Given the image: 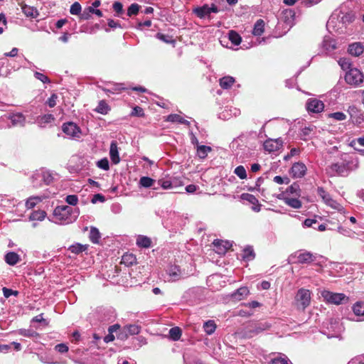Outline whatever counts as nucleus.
Wrapping results in <instances>:
<instances>
[{
  "label": "nucleus",
  "instance_id": "obj_1",
  "mask_svg": "<svg viewBox=\"0 0 364 364\" xmlns=\"http://www.w3.org/2000/svg\"><path fill=\"white\" fill-rule=\"evenodd\" d=\"M80 215L78 208H73L69 205H58L53 213L52 222L58 225H68L74 223Z\"/></svg>",
  "mask_w": 364,
  "mask_h": 364
},
{
  "label": "nucleus",
  "instance_id": "obj_2",
  "mask_svg": "<svg viewBox=\"0 0 364 364\" xmlns=\"http://www.w3.org/2000/svg\"><path fill=\"white\" fill-rule=\"evenodd\" d=\"M323 300L328 304L340 305L347 304L349 301L348 296L343 293H335L328 290L321 292Z\"/></svg>",
  "mask_w": 364,
  "mask_h": 364
},
{
  "label": "nucleus",
  "instance_id": "obj_3",
  "mask_svg": "<svg viewBox=\"0 0 364 364\" xmlns=\"http://www.w3.org/2000/svg\"><path fill=\"white\" fill-rule=\"evenodd\" d=\"M311 292L309 290L301 288L295 296L294 303L299 310L304 311L310 304Z\"/></svg>",
  "mask_w": 364,
  "mask_h": 364
},
{
  "label": "nucleus",
  "instance_id": "obj_4",
  "mask_svg": "<svg viewBox=\"0 0 364 364\" xmlns=\"http://www.w3.org/2000/svg\"><path fill=\"white\" fill-rule=\"evenodd\" d=\"M270 327L271 324L267 322L250 324L244 329L243 336L245 338H252L253 336L268 330Z\"/></svg>",
  "mask_w": 364,
  "mask_h": 364
},
{
  "label": "nucleus",
  "instance_id": "obj_5",
  "mask_svg": "<svg viewBox=\"0 0 364 364\" xmlns=\"http://www.w3.org/2000/svg\"><path fill=\"white\" fill-rule=\"evenodd\" d=\"M212 245L213 247L207 250L206 255H211L215 252L220 255H224L232 247V242L228 240L216 239L212 242Z\"/></svg>",
  "mask_w": 364,
  "mask_h": 364
},
{
  "label": "nucleus",
  "instance_id": "obj_6",
  "mask_svg": "<svg viewBox=\"0 0 364 364\" xmlns=\"http://www.w3.org/2000/svg\"><path fill=\"white\" fill-rule=\"evenodd\" d=\"M364 80L363 73L358 68L350 69L345 75L346 82L351 85L359 86Z\"/></svg>",
  "mask_w": 364,
  "mask_h": 364
},
{
  "label": "nucleus",
  "instance_id": "obj_7",
  "mask_svg": "<svg viewBox=\"0 0 364 364\" xmlns=\"http://www.w3.org/2000/svg\"><path fill=\"white\" fill-rule=\"evenodd\" d=\"M35 179H41L45 184L49 185L53 182V177L48 171L42 170L33 173L31 176V181L33 187L38 188L41 186V183H36Z\"/></svg>",
  "mask_w": 364,
  "mask_h": 364
},
{
  "label": "nucleus",
  "instance_id": "obj_8",
  "mask_svg": "<svg viewBox=\"0 0 364 364\" xmlns=\"http://www.w3.org/2000/svg\"><path fill=\"white\" fill-rule=\"evenodd\" d=\"M326 173L331 177L336 176L346 177L348 176L347 170L341 161L331 164L326 167Z\"/></svg>",
  "mask_w": 364,
  "mask_h": 364
},
{
  "label": "nucleus",
  "instance_id": "obj_9",
  "mask_svg": "<svg viewBox=\"0 0 364 364\" xmlns=\"http://www.w3.org/2000/svg\"><path fill=\"white\" fill-rule=\"evenodd\" d=\"M292 257L296 259V262L298 264H310L316 260L317 255L306 250H299Z\"/></svg>",
  "mask_w": 364,
  "mask_h": 364
},
{
  "label": "nucleus",
  "instance_id": "obj_10",
  "mask_svg": "<svg viewBox=\"0 0 364 364\" xmlns=\"http://www.w3.org/2000/svg\"><path fill=\"white\" fill-rule=\"evenodd\" d=\"M341 161L343 164H344L348 175H349L351 171H355L359 168V159L358 157L343 154L342 155Z\"/></svg>",
  "mask_w": 364,
  "mask_h": 364
},
{
  "label": "nucleus",
  "instance_id": "obj_11",
  "mask_svg": "<svg viewBox=\"0 0 364 364\" xmlns=\"http://www.w3.org/2000/svg\"><path fill=\"white\" fill-rule=\"evenodd\" d=\"M63 132L70 137H80L81 131L80 127L73 122L64 123L62 125Z\"/></svg>",
  "mask_w": 364,
  "mask_h": 364
},
{
  "label": "nucleus",
  "instance_id": "obj_12",
  "mask_svg": "<svg viewBox=\"0 0 364 364\" xmlns=\"http://www.w3.org/2000/svg\"><path fill=\"white\" fill-rule=\"evenodd\" d=\"M307 171V168L303 162H296L293 164L289 170V173L293 178H303Z\"/></svg>",
  "mask_w": 364,
  "mask_h": 364
},
{
  "label": "nucleus",
  "instance_id": "obj_13",
  "mask_svg": "<svg viewBox=\"0 0 364 364\" xmlns=\"http://www.w3.org/2000/svg\"><path fill=\"white\" fill-rule=\"evenodd\" d=\"M306 108L309 112L320 113L324 109V104L320 100L310 98L306 101Z\"/></svg>",
  "mask_w": 364,
  "mask_h": 364
},
{
  "label": "nucleus",
  "instance_id": "obj_14",
  "mask_svg": "<svg viewBox=\"0 0 364 364\" xmlns=\"http://www.w3.org/2000/svg\"><path fill=\"white\" fill-rule=\"evenodd\" d=\"M166 273L170 278L169 280L172 282H176L185 277L184 273L177 265H169L166 269Z\"/></svg>",
  "mask_w": 364,
  "mask_h": 364
},
{
  "label": "nucleus",
  "instance_id": "obj_15",
  "mask_svg": "<svg viewBox=\"0 0 364 364\" xmlns=\"http://www.w3.org/2000/svg\"><path fill=\"white\" fill-rule=\"evenodd\" d=\"M224 5V0H214V2L210 5L206 4V20L210 18V14H217L220 11H224L223 6Z\"/></svg>",
  "mask_w": 364,
  "mask_h": 364
},
{
  "label": "nucleus",
  "instance_id": "obj_16",
  "mask_svg": "<svg viewBox=\"0 0 364 364\" xmlns=\"http://www.w3.org/2000/svg\"><path fill=\"white\" fill-rule=\"evenodd\" d=\"M141 327L136 324L124 326L119 335L121 339L127 338L129 336L137 335L140 333Z\"/></svg>",
  "mask_w": 364,
  "mask_h": 364
},
{
  "label": "nucleus",
  "instance_id": "obj_17",
  "mask_svg": "<svg viewBox=\"0 0 364 364\" xmlns=\"http://www.w3.org/2000/svg\"><path fill=\"white\" fill-rule=\"evenodd\" d=\"M277 198L283 200L287 205L295 208L299 209L302 206V203L296 198H289L285 196V193H281L277 196Z\"/></svg>",
  "mask_w": 364,
  "mask_h": 364
},
{
  "label": "nucleus",
  "instance_id": "obj_18",
  "mask_svg": "<svg viewBox=\"0 0 364 364\" xmlns=\"http://www.w3.org/2000/svg\"><path fill=\"white\" fill-rule=\"evenodd\" d=\"M250 294L247 287H241L229 294L230 299L233 301H238L245 299Z\"/></svg>",
  "mask_w": 364,
  "mask_h": 364
},
{
  "label": "nucleus",
  "instance_id": "obj_19",
  "mask_svg": "<svg viewBox=\"0 0 364 364\" xmlns=\"http://www.w3.org/2000/svg\"><path fill=\"white\" fill-rule=\"evenodd\" d=\"M240 114V110L235 107H225L219 114L218 118L223 120H228L232 117H237Z\"/></svg>",
  "mask_w": 364,
  "mask_h": 364
},
{
  "label": "nucleus",
  "instance_id": "obj_20",
  "mask_svg": "<svg viewBox=\"0 0 364 364\" xmlns=\"http://www.w3.org/2000/svg\"><path fill=\"white\" fill-rule=\"evenodd\" d=\"M354 316H356L355 318H350V320L356 321H364V301H359L355 303L352 307Z\"/></svg>",
  "mask_w": 364,
  "mask_h": 364
},
{
  "label": "nucleus",
  "instance_id": "obj_21",
  "mask_svg": "<svg viewBox=\"0 0 364 364\" xmlns=\"http://www.w3.org/2000/svg\"><path fill=\"white\" fill-rule=\"evenodd\" d=\"M317 194L327 205L333 208H337L338 203L331 197L330 194L326 192L323 187H318L317 188Z\"/></svg>",
  "mask_w": 364,
  "mask_h": 364
},
{
  "label": "nucleus",
  "instance_id": "obj_22",
  "mask_svg": "<svg viewBox=\"0 0 364 364\" xmlns=\"http://www.w3.org/2000/svg\"><path fill=\"white\" fill-rule=\"evenodd\" d=\"M109 157L113 164H118L120 162L117 142L112 141L109 147Z\"/></svg>",
  "mask_w": 364,
  "mask_h": 364
},
{
  "label": "nucleus",
  "instance_id": "obj_23",
  "mask_svg": "<svg viewBox=\"0 0 364 364\" xmlns=\"http://www.w3.org/2000/svg\"><path fill=\"white\" fill-rule=\"evenodd\" d=\"M364 51V47L360 42L351 43L348 46V52L350 55L358 57Z\"/></svg>",
  "mask_w": 364,
  "mask_h": 364
},
{
  "label": "nucleus",
  "instance_id": "obj_24",
  "mask_svg": "<svg viewBox=\"0 0 364 364\" xmlns=\"http://www.w3.org/2000/svg\"><path fill=\"white\" fill-rule=\"evenodd\" d=\"M323 48L328 53L333 51L336 48V41L329 36H326L322 42Z\"/></svg>",
  "mask_w": 364,
  "mask_h": 364
},
{
  "label": "nucleus",
  "instance_id": "obj_25",
  "mask_svg": "<svg viewBox=\"0 0 364 364\" xmlns=\"http://www.w3.org/2000/svg\"><path fill=\"white\" fill-rule=\"evenodd\" d=\"M9 119L13 126L23 127L25 125L26 117L22 113H14L9 116Z\"/></svg>",
  "mask_w": 364,
  "mask_h": 364
},
{
  "label": "nucleus",
  "instance_id": "obj_26",
  "mask_svg": "<svg viewBox=\"0 0 364 364\" xmlns=\"http://www.w3.org/2000/svg\"><path fill=\"white\" fill-rule=\"evenodd\" d=\"M5 262L11 266L16 264L20 260V256L15 252H9L4 256Z\"/></svg>",
  "mask_w": 364,
  "mask_h": 364
},
{
  "label": "nucleus",
  "instance_id": "obj_27",
  "mask_svg": "<svg viewBox=\"0 0 364 364\" xmlns=\"http://www.w3.org/2000/svg\"><path fill=\"white\" fill-rule=\"evenodd\" d=\"M235 82V77L230 76V75L224 76V77H221L219 80L220 86L223 89H225V90L230 89L233 85V84Z\"/></svg>",
  "mask_w": 364,
  "mask_h": 364
},
{
  "label": "nucleus",
  "instance_id": "obj_28",
  "mask_svg": "<svg viewBox=\"0 0 364 364\" xmlns=\"http://www.w3.org/2000/svg\"><path fill=\"white\" fill-rule=\"evenodd\" d=\"M282 193H285V196L293 195L294 196L299 197L301 195V189L299 183L297 182H294L286 189L285 191H283Z\"/></svg>",
  "mask_w": 364,
  "mask_h": 364
},
{
  "label": "nucleus",
  "instance_id": "obj_29",
  "mask_svg": "<svg viewBox=\"0 0 364 364\" xmlns=\"http://www.w3.org/2000/svg\"><path fill=\"white\" fill-rule=\"evenodd\" d=\"M22 12L27 16L33 18H37L39 15L38 10L33 6L24 5L21 8Z\"/></svg>",
  "mask_w": 364,
  "mask_h": 364
},
{
  "label": "nucleus",
  "instance_id": "obj_30",
  "mask_svg": "<svg viewBox=\"0 0 364 364\" xmlns=\"http://www.w3.org/2000/svg\"><path fill=\"white\" fill-rule=\"evenodd\" d=\"M264 31V21L262 19H258L252 30V34L256 36H261Z\"/></svg>",
  "mask_w": 364,
  "mask_h": 364
},
{
  "label": "nucleus",
  "instance_id": "obj_31",
  "mask_svg": "<svg viewBox=\"0 0 364 364\" xmlns=\"http://www.w3.org/2000/svg\"><path fill=\"white\" fill-rule=\"evenodd\" d=\"M136 245L140 247L149 248L151 245V240L144 235H139L136 241Z\"/></svg>",
  "mask_w": 364,
  "mask_h": 364
},
{
  "label": "nucleus",
  "instance_id": "obj_32",
  "mask_svg": "<svg viewBox=\"0 0 364 364\" xmlns=\"http://www.w3.org/2000/svg\"><path fill=\"white\" fill-rule=\"evenodd\" d=\"M166 121L170 122H178L182 124L189 125L190 122L177 114H171L167 116Z\"/></svg>",
  "mask_w": 364,
  "mask_h": 364
},
{
  "label": "nucleus",
  "instance_id": "obj_33",
  "mask_svg": "<svg viewBox=\"0 0 364 364\" xmlns=\"http://www.w3.org/2000/svg\"><path fill=\"white\" fill-rule=\"evenodd\" d=\"M228 39L235 46H239L242 41L240 35L233 30L228 32Z\"/></svg>",
  "mask_w": 364,
  "mask_h": 364
},
{
  "label": "nucleus",
  "instance_id": "obj_34",
  "mask_svg": "<svg viewBox=\"0 0 364 364\" xmlns=\"http://www.w3.org/2000/svg\"><path fill=\"white\" fill-rule=\"evenodd\" d=\"M101 237L99 230L95 227H91L90 231V240L94 244H98Z\"/></svg>",
  "mask_w": 364,
  "mask_h": 364
},
{
  "label": "nucleus",
  "instance_id": "obj_35",
  "mask_svg": "<svg viewBox=\"0 0 364 364\" xmlns=\"http://www.w3.org/2000/svg\"><path fill=\"white\" fill-rule=\"evenodd\" d=\"M255 257V254L253 248L251 246H247L243 250L242 258L245 261H251Z\"/></svg>",
  "mask_w": 364,
  "mask_h": 364
},
{
  "label": "nucleus",
  "instance_id": "obj_36",
  "mask_svg": "<svg viewBox=\"0 0 364 364\" xmlns=\"http://www.w3.org/2000/svg\"><path fill=\"white\" fill-rule=\"evenodd\" d=\"M181 334L182 331L178 326L173 327L169 330V337L172 341H178L181 338Z\"/></svg>",
  "mask_w": 364,
  "mask_h": 364
},
{
  "label": "nucleus",
  "instance_id": "obj_37",
  "mask_svg": "<svg viewBox=\"0 0 364 364\" xmlns=\"http://www.w3.org/2000/svg\"><path fill=\"white\" fill-rule=\"evenodd\" d=\"M18 334L28 338H36L39 336V334L36 331H33L31 328H21L18 330Z\"/></svg>",
  "mask_w": 364,
  "mask_h": 364
},
{
  "label": "nucleus",
  "instance_id": "obj_38",
  "mask_svg": "<svg viewBox=\"0 0 364 364\" xmlns=\"http://www.w3.org/2000/svg\"><path fill=\"white\" fill-rule=\"evenodd\" d=\"M87 248V245H83L80 243H76L74 245H70L68 247V250L70 251L72 253L78 255L84 251H85Z\"/></svg>",
  "mask_w": 364,
  "mask_h": 364
},
{
  "label": "nucleus",
  "instance_id": "obj_39",
  "mask_svg": "<svg viewBox=\"0 0 364 364\" xmlns=\"http://www.w3.org/2000/svg\"><path fill=\"white\" fill-rule=\"evenodd\" d=\"M315 127L314 126H309V127H304L302 129H301L300 131V139L306 141L310 136L311 133L314 131Z\"/></svg>",
  "mask_w": 364,
  "mask_h": 364
},
{
  "label": "nucleus",
  "instance_id": "obj_40",
  "mask_svg": "<svg viewBox=\"0 0 364 364\" xmlns=\"http://www.w3.org/2000/svg\"><path fill=\"white\" fill-rule=\"evenodd\" d=\"M264 149L269 152H273L279 149V146L276 141L267 140L264 143Z\"/></svg>",
  "mask_w": 364,
  "mask_h": 364
},
{
  "label": "nucleus",
  "instance_id": "obj_41",
  "mask_svg": "<svg viewBox=\"0 0 364 364\" xmlns=\"http://www.w3.org/2000/svg\"><path fill=\"white\" fill-rule=\"evenodd\" d=\"M284 21L290 25L293 23L295 17V12L292 9H286L283 12Z\"/></svg>",
  "mask_w": 364,
  "mask_h": 364
},
{
  "label": "nucleus",
  "instance_id": "obj_42",
  "mask_svg": "<svg viewBox=\"0 0 364 364\" xmlns=\"http://www.w3.org/2000/svg\"><path fill=\"white\" fill-rule=\"evenodd\" d=\"M46 216V213L44 210L33 211L29 216L30 220L42 221Z\"/></svg>",
  "mask_w": 364,
  "mask_h": 364
},
{
  "label": "nucleus",
  "instance_id": "obj_43",
  "mask_svg": "<svg viewBox=\"0 0 364 364\" xmlns=\"http://www.w3.org/2000/svg\"><path fill=\"white\" fill-rule=\"evenodd\" d=\"M171 181L170 176H166L162 178L158 181V183L164 189H171L173 188V183Z\"/></svg>",
  "mask_w": 364,
  "mask_h": 364
},
{
  "label": "nucleus",
  "instance_id": "obj_44",
  "mask_svg": "<svg viewBox=\"0 0 364 364\" xmlns=\"http://www.w3.org/2000/svg\"><path fill=\"white\" fill-rule=\"evenodd\" d=\"M154 182L155 181L150 177L142 176L139 180V185L144 188H150L154 185Z\"/></svg>",
  "mask_w": 364,
  "mask_h": 364
},
{
  "label": "nucleus",
  "instance_id": "obj_45",
  "mask_svg": "<svg viewBox=\"0 0 364 364\" xmlns=\"http://www.w3.org/2000/svg\"><path fill=\"white\" fill-rule=\"evenodd\" d=\"M41 201V198L39 196H33L27 199L26 202V207L28 209L34 208L36 204Z\"/></svg>",
  "mask_w": 364,
  "mask_h": 364
},
{
  "label": "nucleus",
  "instance_id": "obj_46",
  "mask_svg": "<svg viewBox=\"0 0 364 364\" xmlns=\"http://www.w3.org/2000/svg\"><path fill=\"white\" fill-rule=\"evenodd\" d=\"M156 38L159 40L165 42L166 43H175V40L171 36H169L168 34H164L161 33H157L156 34Z\"/></svg>",
  "mask_w": 364,
  "mask_h": 364
},
{
  "label": "nucleus",
  "instance_id": "obj_47",
  "mask_svg": "<svg viewBox=\"0 0 364 364\" xmlns=\"http://www.w3.org/2000/svg\"><path fill=\"white\" fill-rule=\"evenodd\" d=\"M140 6L136 3L132 4L127 9V15L129 17L137 15L139 11Z\"/></svg>",
  "mask_w": 364,
  "mask_h": 364
},
{
  "label": "nucleus",
  "instance_id": "obj_48",
  "mask_svg": "<svg viewBox=\"0 0 364 364\" xmlns=\"http://www.w3.org/2000/svg\"><path fill=\"white\" fill-rule=\"evenodd\" d=\"M338 65L341 66V69L343 70H349L350 69H352L351 67V62L350 59L346 58H341L338 61Z\"/></svg>",
  "mask_w": 364,
  "mask_h": 364
},
{
  "label": "nucleus",
  "instance_id": "obj_49",
  "mask_svg": "<svg viewBox=\"0 0 364 364\" xmlns=\"http://www.w3.org/2000/svg\"><path fill=\"white\" fill-rule=\"evenodd\" d=\"M109 110V106L103 100H102L99 102L97 107L95 109V111L97 112L102 114H106Z\"/></svg>",
  "mask_w": 364,
  "mask_h": 364
},
{
  "label": "nucleus",
  "instance_id": "obj_50",
  "mask_svg": "<svg viewBox=\"0 0 364 364\" xmlns=\"http://www.w3.org/2000/svg\"><path fill=\"white\" fill-rule=\"evenodd\" d=\"M217 328V325L213 320L206 321V335L213 333Z\"/></svg>",
  "mask_w": 364,
  "mask_h": 364
},
{
  "label": "nucleus",
  "instance_id": "obj_51",
  "mask_svg": "<svg viewBox=\"0 0 364 364\" xmlns=\"http://www.w3.org/2000/svg\"><path fill=\"white\" fill-rule=\"evenodd\" d=\"M241 198L244 200L248 201L252 205L257 204L259 202L258 199L255 196L250 193H242L241 195Z\"/></svg>",
  "mask_w": 364,
  "mask_h": 364
},
{
  "label": "nucleus",
  "instance_id": "obj_52",
  "mask_svg": "<svg viewBox=\"0 0 364 364\" xmlns=\"http://www.w3.org/2000/svg\"><path fill=\"white\" fill-rule=\"evenodd\" d=\"M112 9L116 13V16H120L124 14L123 5L120 1H114L112 5Z\"/></svg>",
  "mask_w": 364,
  "mask_h": 364
},
{
  "label": "nucleus",
  "instance_id": "obj_53",
  "mask_svg": "<svg viewBox=\"0 0 364 364\" xmlns=\"http://www.w3.org/2000/svg\"><path fill=\"white\" fill-rule=\"evenodd\" d=\"M234 173L240 178L245 179L247 178V173L243 166H238L235 168Z\"/></svg>",
  "mask_w": 364,
  "mask_h": 364
},
{
  "label": "nucleus",
  "instance_id": "obj_54",
  "mask_svg": "<svg viewBox=\"0 0 364 364\" xmlns=\"http://www.w3.org/2000/svg\"><path fill=\"white\" fill-rule=\"evenodd\" d=\"M122 261L127 266L132 265L135 263L136 257L132 254L124 255L122 256Z\"/></svg>",
  "mask_w": 364,
  "mask_h": 364
},
{
  "label": "nucleus",
  "instance_id": "obj_55",
  "mask_svg": "<svg viewBox=\"0 0 364 364\" xmlns=\"http://www.w3.org/2000/svg\"><path fill=\"white\" fill-rule=\"evenodd\" d=\"M97 166L98 168L104 171H108L109 169V161L107 158H103L99 160L97 162Z\"/></svg>",
  "mask_w": 364,
  "mask_h": 364
},
{
  "label": "nucleus",
  "instance_id": "obj_56",
  "mask_svg": "<svg viewBox=\"0 0 364 364\" xmlns=\"http://www.w3.org/2000/svg\"><path fill=\"white\" fill-rule=\"evenodd\" d=\"M328 117L333 118L336 121H343L346 119V115L342 112H336L329 114Z\"/></svg>",
  "mask_w": 364,
  "mask_h": 364
},
{
  "label": "nucleus",
  "instance_id": "obj_57",
  "mask_svg": "<svg viewBox=\"0 0 364 364\" xmlns=\"http://www.w3.org/2000/svg\"><path fill=\"white\" fill-rule=\"evenodd\" d=\"M81 5L78 2L73 3L70 9V12L73 15H78L81 13Z\"/></svg>",
  "mask_w": 364,
  "mask_h": 364
},
{
  "label": "nucleus",
  "instance_id": "obj_58",
  "mask_svg": "<svg viewBox=\"0 0 364 364\" xmlns=\"http://www.w3.org/2000/svg\"><path fill=\"white\" fill-rule=\"evenodd\" d=\"M65 200L70 205L75 206L77 204L78 197L76 195H68L66 196Z\"/></svg>",
  "mask_w": 364,
  "mask_h": 364
},
{
  "label": "nucleus",
  "instance_id": "obj_59",
  "mask_svg": "<svg viewBox=\"0 0 364 364\" xmlns=\"http://www.w3.org/2000/svg\"><path fill=\"white\" fill-rule=\"evenodd\" d=\"M273 181L277 184H289L290 179L287 176H276L274 177Z\"/></svg>",
  "mask_w": 364,
  "mask_h": 364
},
{
  "label": "nucleus",
  "instance_id": "obj_60",
  "mask_svg": "<svg viewBox=\"0 0 364 364\" xmlns=\"http://www.w3.org/2000/svg\"><path fill=\"white\" fill-rule=\"evenodd\" d=\"M301 72V70L298 71L296 73L294 77L286 80V81H285L286 87H287L289 88H292L294 86V85L296 83V77L300 75Z\"/></svg>",
  "mask_w": 364,
  "mask_h": 364
},
{
  "label": "nucleus",
  "instance_id": "obj_61",
  "mask_svg": "<svg viewBox=\"0 0 364 364\" xmlns=\"http://www.w3.org/2000/svg\"><path fill=\"white\" fill-rule=\"evenodd\" d=\"M34 77L38 79V80L41 81L43 83H50V79L45 75L44 74L39 73V72H35L34 73Z\"/></svg>",
  "mask_w": 364,
  "mask_h": 364
},
{
  "label": "nucleus",
  "instance_id": "obj_62",
  "mask_svg": "<svg viewBox=\"0 0 364 364\" xmlns=\"http://www.w3.org/2000/svg\"><path fill=\"white\" fill-rule=\"evenodd\" d=\"M347 364H364V354L353 358Z\"/></svg>",
  "mask_w": 364,
  "mask_h": 364
},
{
  "label": "nucleus",
  "instance_id": "obj_63",
  "mask_svg": "<svg viewBox=\"0 0 364 364\" xmlns=\"http://www.w3.org/2000/svg\"><path fill=\"white\" fill-rule=\"evenodd\" d=\"M131 115L135 116V117H142L144 116V109L139 106H136L133 108Z\"/></svg>",
  "mask_w": 364,
  "mask_h": 364
},
{
  "label": "nucleus",
  "instance_id": "obj_64",
  "mask_svg": "<svg viewBox=\"0 0 364 364\" xmlns=\"http://www.w3.org/2000/svg\"><path fill=\"white\" fill-rule=\"evenodd\" d=\"M354 20V16L351 14H346L343 15L341 18V21L344 24H348L353 22Z\"/></svg>",
  "mask_w": 364,
  "mask_h": 364
}]
</instances>
